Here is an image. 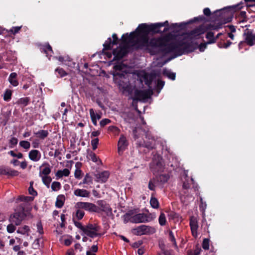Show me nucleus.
I'll list each match as a JSON object with an SVG mask.
<instances>
[{
    "label": "nucleus",
    "mask_w": 255,
    "mask_h": 255,
    "mask_svg": "<svg viewBox=\"0 0 255 255\" xmlns=\"http://www.w3.org/2000/svg\"><path fill=\"white\" fill-rule=\"evenodd\" d=\"M109 175L110 173L108 171H104L99 174H97L96 176L98 182L105 183L107 181L109 177Z\"/></svg>",
    "instance_id": "nucleus-23"
},
{
    "label": "nucleus",
    "mask_w": 255,
    "mask_h": 255,
    "mask_svg": "<svg viewBox=\"0 0 255 255\" xmlns=\"http://www.w3.org/2000/svg\"><path fill=\"white\" fill-rule=\"evenodd\" d=\"M61 185L60 182L54 181L51 185V189L54 191H57L61 189Z\"/></svg>",
    "instance_id": "nucleus-50"
},
{
    "label": "nucleus",
    "mask_w": 255,
    "mask_h": 255,
    "mask_svg": "<svg viewBox=\"0 0 255 255\" xmlns=\"http://www.w3.org/2000/svg\"><path fill=\"white\" fill-rule=\"evenodd\" d=\"M28 192L33 196H36L37 195V192L32 186V183H30V185L28 188Z\"/></svg>",
    "instance_id": "nucleus-60"
},
{
    "label": "nucleus",
    "mask_w": 255,
    "mask_h": 255,
    "mask_svg": "<svg viewBox=\"0 0 255 255\" xmlns=\"http://www.w3.org/2000/svg\"><path fill=\"white\" fill-rule=\"evenodd\" d=\"M138 77L139 78L141 83L143 82L149 88H151V85L154 78V75L152 74H148L145 72H142L138 74Z\"/></svg>",
    "instance_id": "nucleus-14"
},
{
    "label": "nucleus",
    "mask_w": 255,
    "mask_h": 255,
    "mask_svg": "<svg viewBox=\"0 0 255 255\" xmlns=\"http://www.w3.org/2000/svg\"><path fill=\"white\" fill-rule=\"evenodd\" d=\"M17 75L16 73L13 72L11 73L9 77H8V81L9 83L13 86H17L18 85V82L17 80Z\"/></svg>",
    "instance_id": "nucleus-27"
},
{
    "label": "nucleus",
    "mask_w": 255,
    "mask_h": 255,
    "mask_svg": "<svg viewBox=\"0 0 255 255\" xmlns=\"http://www.w3.org/2000/svg\"><path fill=\"white\" fill-rule=\"evenodd\" d=\"M82 171L81 170L76 169L75 171L74 176L76 179H81L82 177Z\"/></svg>",
    "instance_id": "nucleus-63"
},
{
    "label": "nucleus",
    "mask_w": 255,
    "mask_h": 255,
    "mask_svg": "<svg viewBox=\"0 0 255 255\" xmlns=\"http://www.w3.org/2000/svg\"><path fill=\"white\" fill-rule=\"evenodd\" d=\"M34 134L37 137L41 139H44L48 136L49 132L46 130H39L37 132H34Z\"/></svg>",
    "instance_id": "nucleus-30"
},
{
    "label": "nucleus",
    "mask_w": 255,
    "mask_h": 255,
    "mask_svg": "<svg viewBox=\"0 0 255 255\" xmlns=\"http://www.w3.org/2000/svg\"><path fill=\"white\" fill-rule=\"evenodd\" d=\"M29 101L30 98L29 97L21 98L18 100V104L25 107L28 105Z\"/></svg>",
    "instance_id": "nucleus-46"
},
{
    "label": "nucleus",
    "mask_w": 255,
    "mask_h": 255,
    "mask_svg": "<svg viewBox=\"0 0 255 255\" xmlns=\"http://www.w3.org/2000/svg\"><path fill=\"white\" fill-rule=\"evenodd\" d=\"M18 139L15 137H13L11 138V139L9 141V147L10 148H13L15 145L17 144Z\"/></svg>",
    "instance_id": "nucleus-57"
},
{
    "label": "nucleus",
    "mask_w": 255,
    "mask_h": 255,
    "mask_svg": "<svg viewBox=\"0 0 255 255\" xmlns=\"http://www.w3.org/2000/svg\"><path fill=\"white\" fill-rule=\"evenodd\" d=\"M55 71L58 74L57 75V77H59L62 78L68 75V73L62 68L58 67L55 69Z\"/></svg>",
    "instance_id": "nucleus-43"
},
{
    "label": "nucleus",
    "mask_w": 255,
    "mask_h": 255,
    "mask_svg": "<svg viewBox=\"0 0 255 255\" xmlns=\"http://www.w3.org/2000/svg\"><path fill=\"white\" fill-rule=\"evenodd\" d=\"M158 221H159V223L161 226H163L165 225L166 223V219L165 215L163 213H160V215L159 219H158Z\"/></svg>",
    "instance_id": "nucleus-49"
},
{
    "label": "nucleus",
    "mask_w": 255,
    "mask_h": 255,
    "mask_svg": "<svg viewBox=\"0 0 255 255\" xmlns=\"http://www.w3.org/2000/svg\"><path fill=\"white\" fill-rule=\"evenodd\" d=\"M65 197L63 195H59L57 196L55 202V206L57 208H61L64 204Z\"/></svg>",
    "instance_id": "nucleus-28"
},
{
    "label": "nucleus",
    "mask_w": 255,
    "mask_h": 255,
    "mask_svg": "<svg viewBox=\"0 0 255 255\" xmlns=\"http://www.w3.org/2000/svg\"><path fill=\"white\" fill-rule=\"evenodd\" d=\"M155 232L156 229L155 228L145 225H141L132 230V233L136 236L152 235L155 233Z\"/></svg>",
    "instance_id": "nucleus-8"
},
{
    "label": "nucleus",
    "mask_w": 255,
    "mask_h": 255,
    "mask_svg": "<svg viewBox=\"0 0 255 255\" xmlns=\"http://www.w3.org/2000/svg\"><path fill=\"white\" fill-rule=\"evenodd\" d=\"M150 203L151 206L154 209H157L159 207V202L156 198L152 196L150 199Z\"/></svg>",
    "instance_id": "nucleus-42"
},
{
    "label": "nucleus",
    "mask_w": 255,
    "mask_h": 255,
    "mask_svg": "<svg viewBox=\"0 0 255 255\" xmlns=\"http://www.w3.org/2000/svg\"><path fill=\"white\" fill-rule=\"evenodd\" d=\"M37 232L41 235L44 234L43 226L41 221H39L37 222L36 224Z\"/></svg>",
    "instance_id": "nucleus-61"
},
{
    "label": "nucleus",
    "mask_w": 255,
    "mask_h": 255,
    "mask_svg": "<svg viewBox=\"0 0 255 255\" xmlns=\"http://www.w3.org/2000/svg\"><path fill=\"white\" fill-rule=\"evenodd\" d=\"M73 221L75 226L79 229H80L81 231H82L84 233V231L86 230L85 227L83 226L81 223L76 221L75 220V217H73Z\"/></svg>",
    "instance_id": "nucleus-52"
},
{
    "label": "nucleus",
    "mask_w": 255,
    "mask_h": 255,
    "mask_svg": "<svg viewBox=\"0 0 255 255\" xmlns=\"http://www.w3.org/2000/svg\"><path fill=\"white\" fill-rule=\"evenodd\" d=\"M152 91L151 90H141L136 89L134 92V97L132 98L133 101L145 102L151 97Z\"/></svg>",
    "instance_id": "nucleus-9"
},
{
    "label": "nucleus",
    "mask_w": 255,
    "mask_h": 255,
    "mask_svg": "<svg viewBox=\"0 0 255 255\" xmlns=\"http://www.w3.org/2000/svg\"><path fill=\"white\" fill-rule=\"evenodd\" d=\"M15 226L16 225H15L14 224H13L12 223H10V224L8 225L6 228L7 232L9 233H13L16 230Z\"/></svg>",
    "instance_id": "nucleus-54"
},
{
    "label": "nucleus",
    "mask_w": 255,
    "mask_h": 255,
    "mask_svg": "<svg viewBox=\"0 0 255 255\" xmlns=\"http://www.w3.org/2000/svg\"><path fill=\"white\" fill-rule=\"evenodd\" d=\"M74 195L78 197H89L90 193L86 189H77L74 191Z\"/></svg>",
    "instance_id": "nucleus-25"
},
{
    "label": "nucleus",
    "mask_w": 255,
    "mask_h": 255,
    "mask_svg": "<svg viewBox=\"0 0 255 255\" xmlns=\"http://www.w3.org/2000/svg\"><path fill=\"white\" fill-rule=\"evenodd\" d=\"M244 37L246 42L249 45L255 44V35H253L249 29H246L245 30Z\"/></svg>",
    "instance_id": "nucleus-17"
},
{
    "label": "nucleus",
    "mask_w": 255,
    "mask_h": 255,
    "mask_svg": "<svg viewBox=\"0 0 255 255\" xmlns=\"http://www.w3.org/2000/svg\"><path fill=\"white\" fill-rule=\"evenodd\" d=\"M168 36L166 41H163V43L159 47V54H168L175 52L176 56H180L185 53H190L194 51L198 47V43L191 41V39L185 40L184 39L178 40L174 42H170L174 38V35L171 33H168L160 36Z\"/></svg>",
    "instance_id": "nucleus-2"
},
{
    "label": "nucleus",
    "mask_w": 255,
    "mask_h": 255,
    "mask_svg": "<svg viewBox=\"0 0 255 255\" xmlns=\"http://www.w3.org/2000/svg\"><path fill=\"white\" fill-rule=\"evenodd\" d=\"M70 171L67 168H64L63 170H59L55 174L57 178H62L63 176H68L70 174Z\"/></svg>",
    "instance_id": "nucleus-31"
},
{
    "label": "nucleus",
    "mask_w": 255,
    "mask_h": 255,
    "mask_svg": "<svg viewBox=\"0 0 255 255\" xmlns=\"http://www.w3.org/2000/svg\"><path fill=\"white\" fill-rule=\"evenodd\" d=\"M12 91L9 89H6L3 95V100L5 101L8 102L11 99Z\"/></svg>",
    "instance_id": "nucleus-41"
},
{
    "label": "nucleus",
    "mask_w": 255,
    "mask_h": 255,
    "mask_svg": "<svg viewBox=\"0 0 255 255\" xmlns=\"http://www.w3.org/2000/svg\"><path fill=\"white\" fill-rule=\"evenodd\" d=\"M90 117L91 118V120L92 122V123L94 126H97V118H96V115L94 112V111L93 109H90L89 110Z\"/></svg>",
    "instance_id": "nucleus-47"
},
{
    "label": "nucleus",
    "mask_w": 255,
    "mask_h": 255,
    "mask_svg": "<svg viewBox=\"0 0 255 255\" xmlns=\"http://www.w3.org/2000/svg\"><path fill=\"white\" fill-rule=\"evenodd\" d=\"M98 205L99 206V208L101 209V212L103 211L106 213L107 215H109L110 214H112V209L110 207L109 204H107L104 201H99L98 202Z\"/></svg>",
    "instance_id": "nucleus-21"
},
{
    "label": "nucleus",
    "mask_w": 255,
    "mask_h": 255,
    "mask_svg": "<svg viewBox=\"0 0 255 255\" xmlns=\"http://www.w3.org/2000/svg\"><path fill=\"white\" fill-rule=\"evenodd\" d=\"M39 47L40 51L46 54L47 57L49 56H51V54L53 53L52 47L48 43H46L44 44H40Z\"/></svg>",
    "instance_id": "nucleus-20"
},
{
    "label": "nucleus",
    "mask_w": 255,
    "mask_h": 255,
    "mask_svg": "<svg viewBox=\"0 0 255 255\" xmlns=\"http://www.w3.org/2000/svg\"><path fill=\"white\" fill-rule=\"evenodd\" d=\"M108 130L109 132H112L113 133H114L115 135L119 134V133L120 131V130L119 128H118L117 127L115 126H109L108 127Z\"/></svg>",
    "instance_id": "nucleus-45"
},
{
    "label": "nucleus",
    "mask_w": 255,
    "mask_h": 255,
    "mask_svg": "<svg viewBox=\"0 0 255 255\" xmlns=\"http://www.w3.org/2000/svg\"><path fill=\"white\" fill-rule=\"evenodd\" d=\"M26 217L24 205L22 204H20L15 210L14 212L10 215L9 221L10 223L14 224L15 225L18 226L21 224Z\"/></svg>",
    "instance_id": "nucleus-6"
},
{
    "label": "nucleus",
    "mask_w": 255,
    "mask_h": 255,
    "mask_svg": "<svg viewBox=\"0 0 255 255\" xmlns=\"http://www.w3.org/2000/svg\"><path fill=\"white\" fill-rule=\"evenodd\" d=\"M154 178L158 184L160 185L166 183L169 178V176L168 174H162L156 176Z\"/></svg>",
    "instance_id": "nucleus-24"
},
{
    "label": "nucleus",
    "mask_w": 255,
    "mask_h": 255,
    "mask_svg": "<svg viewBox=\"0 0 255 255\" xmlns=\"http://www.w3.org/2000/svg\"><path fill=\"white\" fill-rule=\"evenodd\" d=\"M86 230L90 231H100L101 227L97 224L89 223L85 226Z\"/></svg>",
    "instance_id": "nucleus-33"
},
{
    "label": "nucleus",
    "mask_w": 255,
    "mask_h": 255,
    "mask_svg": "<svg viewBox=\"0 0 255 255\" xmlns=\"http://www.w3.org/2000/svg\"><path fill=\"white\" fill-rule=\"evenodd\" d=\"M234 9V6H230L215 11L214 13L218 17L220 21L215 24L210 23L205 26L206 31L210 29L217 30L222 28L223 24L231 22L233 17Z\"/></svg>",
    "instance_id": "nucleus-3"
},
{
    "label": "nucleus",
    "mask_w": 255,
    "mask_h": 255,
    "mask_svg": "<svg viewBox=\"0 0 255 255\" xmlns=\"http://www.w3.org/2000/svg\"><path fill=\"white\" fill-rule=\"evenodd\" d=\"M99 143V139L98 138H96L91 140V145L92 146L93 149L96 150L97 148V146Z\"/></svg>",
    "instance_id": "nucleus-62"
},
{
    "label": "nucleus",
    "mask_w": 255,
    "mask_h": 255,
    "mask_svg": "<svg viewBox=\"0 0 255 255\" xmlns=\"http://www.w3.org/2000/svg\"><path fill=\"white\" fill-rule=\"evenodd\" d=\"M189 226L192 236L195 238H197L198 235L197 230L199 226L197 218L195 217L192 216L190 217Z\"/></svg>",
    "instance_id": "nucleus-15"
},
{
    "label": "nucleus",
    "mask_w": 255,
    "mask_h": 255,
    "mask_svg": "<svg viewBox=\"0 0 255 255\" xmlns=\"http://www.w3.org/2000/svg\"><path fill=\"white\" fill-rule=\"evenodd\" d=\"M209 239L205 238L203 240L202 243V248L205 250H208L209 249Z\"/></svg>",
    "instance_id": "nucleus-58"
},
{
    "label": "nucleus",
    "mask_w": 255,
    "mask_h": 255,
    "mask_svg": "<svg viewBox=\"0 0 255 255\" xmlns=\"http://www.w3.org/2000/svg\"><path fill=\"white\" fill-rule=\"evenodd\" d=\"M30 230L29 227L27 225H24L23 227H20L18 228L16 232L23 235L29 236V233Z\"/></svg>",
    "instance_id": "nucleus-29"
},
{
    "label": "nucleus",
    "mask_w": 255,
    "mask_h": 255,
    "mask_svg": "<svg viewBox=\"0 0 255 255\" xmlns=\"http://www.w3.org/2000/svg\"><path fill=\"white\" fill-rule=\"evenodd\" d=\"M125 65L123 63H121L114 65L113 68L115 70V71L120 72L122 71Z\"/></svg>",
    "instance_id": "nucleus-56"
},
{
    "label": "nucleus",
    "mask_w": 255,
    "mask_h": 255,
    "mask_svg": "<svg viewBox=\"0 0 255 255\" xmlns=\"http://www.w3.org/2000/svg\"><path fill=\"white\" fill-rule=\"evenodd\" d=\"M21 28V26H14L12 27L9 31L10 33L15 35L17 33L20 29Z\"/></svg>",
    "instance_id": "nucleus-59"
},
{
    "label": "nucleus",
    "mask_w": 255,
    "mask_h": 255,
    "mask_svg": "<svg viewBox=\"0 0 255 255\" xmlns=\"http://www.w3.org/2000/svg\"><path fill=\"white\" fill-rule=\"evenodd\" d=\"M112 41L111 38L109 37L107 39V40L105 41V42L103 44V52L105 50H111L113 46Z\"/></svg>",
    "instance_id": "nucleus-35"
},
{
    "label": "nucleus",
    "mask_w": 255,
    "mask_h": 255,
    "mask_svg": "<svg viewBox=\"0 0 255 255\" xmlns=\"http://www.w3.org/2000/svg\"><path fill=\"white\" fill-rule=\"evenodd\" d=\"M51 172V168L49 164L47 162H44L40 166V172L39 175L40 177L42 176H48Z\"/></svg>",
    "instance_id": "nucleus-19"
},
{
    "label": "nucleus",
    "mask_w": 255,
    "mask_h": 255,
    "mask_svg": "<svg viewBox=\"0 0 255 255\" xmlns=\"http://www.w3.org/2000/svg\"><path fill=\"white\" fill-rule=\"evenodd\" d=\"M194 181L192 178H189L186 176L185 180L183 183V188L184 189H189L191 184H194Z\"/></svg>",
    "instance_id": "nucleus-32"
},
{
    "label": "nucleus",
    "mask_w": 255,
    "mask_h": 255,
    "mask_svg": "<svg viewBox=\"0 0 255 255\" xmlns=\"http://www.w3.org/2000/svg\"><path fill=\"white\" fill-rule=\"evenodd\" d=\"M205 20V17L203 15H200L198 17H194L193 19L190 20L188 22H181L180 23H173L171 25V29L178 28L183 29L186 28L188 24H191L197 21H203Z\"/></svg>",
    "instance_id": "nucleus-11"
},
{
    "label": "nucleus",
    "mask_w": 255,
    "mask_h": 255,
    "mask_svg": "<svg viewBox=\"0 0 255 255\" xmlns=\"http://www.w3.org/2000/svg\"><path fill=\"white\" fill-rule=\"evenodd\" d=\"M29 159L34 162L38 161L41 157L40 152L37 149H32L28 153Z\"/></svg>",
    "instance_id": "nucleus-22"
},
{
    "label": "nucleus",
    "mask_w": 255,
    "mask_h": 255,
    "mask_svg": "<svg viewBox=\"0 0 255 255\" xmlns=\"http://www.w3.org/2000/svg\"><path fill=\"white\" fill-rule=\"evenodd\" d=\"M147 216L144 213L136 214L135 210H130L123 216L124 222L127 223H145L148 221Z\"/></svg>",
    "instance_id": "nucleus-4"
},
{
    "label": "nucleus",
    "mask_w": 255,
    "mask_h": 255,
    "mask_svg": "<svg viewBox=\"0 0 255 255\" xmlns=\"http://www.w3.org/2000/svg\"><path fill=\"white\" fill-rule=\"evenodd\" d=\"M143 25H147V23L139 24L135 31L129 34L127 33L122 35V38L125 37L128 38V42H132V40L136 38L133 42V45L137 49L144 48L151 55H155L159 54V47L163 43V41H166L168 36L152 37L149 38L148 35L149 31H147L145 27Z\"/></svg>",
    "instance_id": "nucleus-1"
},
{
    "label": "nucleus",
    "mask_w": 255,
    "mask_h": 255,
    "mask_svg": "<svg viewBox=\"0 0 255 255\" xmlns=\"http://www.w3.org/2000/svg\"><path fill=\"white\" fill-rule=\"evenodd\" d=\"M161 252L158 253V255H171L169 250H165L164 247H161Z\"/></svg>",
    "instance_id": "nucleus-64"
},
{
    "label": "nucleus",
    "mask_w": 255,
    "mask_h": 255,
    "mask_svg": "<svg viewBox=\"0 0 255 255\" xmlns=\"http://www.w3.org/2000/svg\"><path fill=\"white\" fill-rule=\"evenodd\" d=\"M168 232L169 233V240L173 243L174 246L177 247V243L173 233L171 230H169Z\"/></svg>",
    "instance_id": "nucleus-51"
},
{
    "label": "nucleus",
    "mask_w": 255,
    "mask_h": 255,
    "mask_svg": "<svg viewBox=\"0 0 255 255\" xmlns=\"http://www.w3.org/2000/svg\"><path fill=\"white\" fill-rule=\"evenodd\" d=\"M143 26H144L146 28L145 30H147V31H149L150 34L152 35L157 33L162 34L168 31L170 29L169 24L167 20L164 22L147 24V25H143Z\"/></svg>",
    "instance_id": "nucleus-5"
},
{
    "label": "nucleus",
    "mask_w": 255,
    "mask_h": 255,
    "mask_svg": "<svg viewBox=\"0 0 255 255\" xmlns=\"http://www.w3.org/2000/svg\"><path fill=\"white\" fill-rule=\"evenodd\" d=\"M34 199L33 197L30 196H25L24 195L19 196L17 199V201L25 202H29L32 201Z\"/></svg>",
    "instance_id": "nucleus-40"
},
{
    "label": "nucleus",
    "mask_w": 255,
    "mask_h": 255,
    "mask_svg": "<svg viewBox=\"0 0 255 255\" xmlns=\"http://www.w3.org/2000/svg\"><path fill=\"white\" fill-rule=\"evenodd\" d=\"M163 75L167 76L169 79L172 80H174L176 78V73L172 72L167 69H163Z\"/></svg>",
    "instance_id": "nucleus-34"
},
{
    "label": "nucleus",
    "mask_w": 255,
    "mask_h": 255,
    "mask_svg": "<svg viewBox=\"0 0 255 255\" xmlns=\"http://www.w3.org/2000/svg\"><path fill=\"white\" fill-rule=\"evenodd\" d=\"M99 231H90L86 230L84 233L87 236L93 238L96 237L101 236V234L98 233Z\"/></svg>",
    "instance_id": "nucleus-36"
},
{
    "label": "nucleus",
    "mask_w": 255,
    "mask_h": 255,
    "mask_svg": "<svg viewBox=\"0 0 255 255\" xmlns=\"http://www.w3.org/2000/svg\"><path fill=\"white\" fill-rule=\"evenodd\" d=\"M156 185H158V184L155 179L153 178L149 180L148 182V188L151 191H155V187Z\"/></svg>",
    "instance_id": "nucleus-38"
},
{
    "label": "nucleus",
    "mask_w": 255,
    "mask_h": 255,
    "mask_svg": "<svg viewBox=\"0 0 255 255\" xmlns=\"http://www.w3.org/2000/svg\"><path fill=\"white\" fill-rule=\"evenodd\" d=\"M206 32L205 27L203 25H201L192 30L186 33V38L187 39H192L196 36H199Z\"/></svg>",
    "instance_id": "nucleus-13"
},
{
    "label": "nucleus",
    "mask_w": 255,
    "mask_h": 255,
    "mask_svg": "<svg viewBox=\"0 0 255 255\" xmlns=\"http://www.w3.org/2000/svg\"><path fill=\"white\" fill-rule=\"evenodd\" d=\"M150 168L154 174H155V172H159L163 170L162 165L160 161H157L156 165H155L154 162L151 163Z\"/></svg>",
    "instance_id": "nucleus-26"
},
{
    "label": "nucleus",
    "mask_w": 255,
    "mask_h": 255,
    "mask_svg": "<svg viewBox=\"0 0 255 255\" xmlns=\"http://www.w3.org/2000/svg\"><path fill=\"white\" fill-rule=\"evenodd\" d=\"M19 174V172L14 169L8 167L7 175L9 177L17 176Z\"/></svg>",
    "instance_id": "nucleus-48"
},
{
    "label": "nucleus",
    "mask_w": 255,
    "mask_h": 255,
    "mask_svg": "<svg viewBox=\"0 0 255 255\" xmlns=\"http://www.w3.org/2000/svg\"><path fill=\"white\" fill-rule=\"evenodd\" d=\"M66 60L65 61V64L71 68H74L76 63L73 62L72 59H70L69 57H66Z\"/></svg>",
    "instance_id": "nucleus-55"
},
{
    "label": "nucleus",
    "mask_w": 255,
    "mask_h": 255,
    "mask_svg": "<svg viewBox=\"0 0 255 255\" xmlns=\"http://www.w3.org/2000/svg\"><path fill=\"white\" fill-rule=\"evenodd\" d=\"M19 145L25 149H28L30 147V143L26 140H22L19 142Z\"/></svg>",
    "instance_id": "nucleus-53"
},
{
    "label": "nucleus",
    "mask_w": 255,
    "mask_h": 255,
    "mask_svg": "<svg viewBox=\"0 0 255 255\" xmlns=\"http://www.w3.org/2000/svg\"><path fill=\"white\" fill-rule=\"evenodd\" d=\"M128 145V142L126 136L122 134L118 141V153L120 155L122 154L124 150L127 148Z\"/></svg>",
    "instance_id": "nucleus-16"
},
{
    "label": "nucleus",
    "mask_w": 255,
    "mask_h": 255,
    "mask_svg": "<svg viewBox=\"0 0 255 255\" xmlns=\"http://www.w3.org/2000/svg\"><path fill=\"white\" fill-rule=\"evenodd\" d=\"M43 183L48 188L52 181V178L50 176H42L41 177Z\"/></svg>",
    "instance_id": "nucleus-39"
},
{
    "label": "nucleus",
    "mask_w": 255,
    "mask_h": 255,
    "mask_svg": "<svg viewBox=\"0 0 255 255\" xmlns=\"http://www.w3.org/2000/svg\"><path fill=\"white\" fill-rule=\"evenodd\" d=\"M85 215V212L82 210V209L77 208V210L75 213V218L78 220H81Z\"/></svg>",
    "instance_id": "nucleus-44"
},
{
    "label": "nucleus",
    "mask_w": 255,
    "mask_h": 255,
    "mask_svg": "<svg viewBox=\"0 0 255 255\" xmlns=\"http://www.w3.org/2000/svg\"><path fill=\"white\" fill-rule=\"evenodd\" d=\"M127 74V72L123 71H114L113 73V79L115 82L118 84L120 87L123 89L124 91L131 93V88L129 84H126L124 86L122 85V83H124L123 80L126 78Z\"/></svg>",
    "instance_id": "nucleus-7"
},
{
    "label": "nucleus",
    "mask_w": 255,
    "mask_h": 255,
    "mask_svg": "<svg viewBox=\"0 0 255 255\" xmlns=\"http://www.w3.org/2000/svg\"><path fill=\"white\" fill-rule=\"evenodd\" d=\"M77 208L82 209L89 212L100 213V208L95 204L90 202H79L76 204Z\"/></svg>",
    "instance_id": "nucleus-10"
},
{
    "label": "nucleus",
    "mask_w": 255,
    "mask_h": 255,
    "mask_svg": "<svg viewBox=\"0 0 255 255\" xmlns=\"http://www.w3.org/2000/svg\"><path fill=\"white\" fill-rule=\"evenodd\" d=\"M128 47L127 46L118 47L113 51V54L114 56V60L122 59L128 53Z\"/></svg>",
    "instance_id": "nucleus-12"
},
{
    "label": "nucleus",
    "mask_w": 255,
    "mask_h": 255,
    "mask_svg": "<svg viewBox=\"0 0 255 255\" xmlns=\"http://www.w3.org/2000/svg\"><path fill=\"white\" fill-rule=\"evenodd\" d=\"M206 38L208 39L207 43L212 44L215 43V38L213 32H208L206 35Z\"/></svg>",
    "instance_id": "nucleus-37"
},
{
    "label": "nucleus",
    "mask_w": 255,
    "mask_h": 255,
    "mask_svg": "<svg viewBox=\"0 0 255 255\" xmlns=\"http://www.w3.org/2000/svg\"><path fill=\"white\" fill-rule=\"evenodd\" d=\"M154 139L152 138V141L146 142L144 140H137L136 143L137 147H146L148 149H152L154 148Z\"/></svg>",
    "instance_id": "nucleus-18"
}]
</instances>
